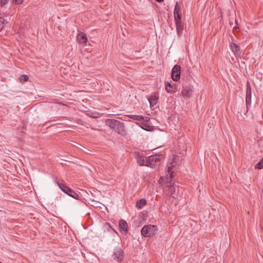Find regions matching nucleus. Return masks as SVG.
Wrapping results in <instances>:
<instances>
[{"label":"nucleus","instance_id":"1","mask_svg":"<svg viewBox=\"0 0 263 263\" xmlns=\"http://www.w3.org/2000/svg\"><path fill=\"white\" fill-rule=\"evenodd\" d=\"M175 157H173L171 162L167 163V174L166 177H161L159 180V183L164 182L166 184L167 195L173 198H176L178 193V186L175 184L173 180L174 167L176 165Z\"/></svg>","mask_w":263,"mask_h":263},{"label":"nucleus","instance_id":"2","mask_svg":"<svg viewBox=\"0 0 263 263\" xmlns=\"http://www.w3.org/2000/svg\"><path fill=\"white\" fill-rule=\"evenodd\" d=\"M105 124L111 128L114 129L118 134H122L124 132V124L123 123L115 119H107Z\"/></svg>","mask_w":263,"mask_h":263},{"label":"nucleus","instance_id":"3","mask_svg":"<svg viewBox=\"0 0 263 263\" xmlns=\"http://www.w3.org/2000/svg\"><path fill=\"white\" fill-rule=\"evenodd\" d=\"M157 231L158 229L156 226L147 224L142 228L141 234L143 237H150L153 236Z\"/></svg>","mask_w":263,"mask_h":263},{"label":"nucleus","instance_id":"4","mask_svg":"<svg viewBox=\"0 0 263 263\" xmlns=\"http://www.w3.org/2000/svg\"><path fill=\"white\" fill-rule=\"evenodd\" d=\"M160 160L157 155H152L146 159L145 166L155 168L160 164Z\"/></svg>","mask_w":263,"mask_h":263},{"label":"nucleus","instance_id":"5","mask_svg":"<svg viewBox=\"0 0 263 263\" xmlns=\"http://www.w3.org/2000/svg\"><path fill=\"white\" fill-rule=\"evenodd\" d=\"M180 66L176 65L172 70V78L175 81H177L180 78Z\"/></svg>","mask_w":263,"mask_h":263},{"label":"nucleus","instance_id":"6","mask_svg":"<svg viewBox=\"0 0 263 263\" xmlns=\"http://www.w3.org/2000/svg\"><path fill=\"white\" fill-rule=\"evenodd\" d=\"M112 256L114 260L121 261L123 259V251L120 248H117L115 249Z\"/></svg>","mask_w":263,"mask_h":263},{"label":"nucleus","instance_id":"7","mask_svg":"<svg viewBox=\"0 0 263 263\" xmlns=\"http://www.w3.org/2000/svg\"><path fill=\"white\" fill-rule=\"evenodd\" d=\"M174 16L175 18V22L181 21V12L180 7L178 6L177 3L174 8Z\"/></svg>","mask_w":263,"mask_h":263},{"label":"nucleus","instance_id":"8","mask_svg":"<svg viewBox=\"0 0 263 263\" xmlns=\"http://www.w3.org/2000/svg\"><path fill=\"white\" fill-rule=\"evenodd\" d=\"M246 102L247 107L251 103V87L249 82H247V83Z\"/></svg>","mask_w":263,"mask_h":263},{"label":"nucleus","instance_id":"9","mask_svg":"<svg viewBox=\"0 0 263 263\" xmlns=\"http://www.w3.org/2000/svg\"><path fill=\"white\" fill-rule=\"evenodd\" d=\"M77 40L79 44H83L85 45L86 44L88 40L86 35L83 32L78 34L77 36Z\"/></svg>","mask_w":263,"mask_h":263},{"label":"nucleus","instance_id":"10","mask_svg":"<svg viewBox=\"0 0 263 263\" xmlns=\"http://www.w3.org/2000/svg\"><path fill=\"white\" fill-rule=\"evenodd\" d=\"M230 48L235 56H239L240 55L241 52L239 46L235 43H231L230 44Z\"/></svg>","mask_w":263,"mask_h":263},{"label":"nucleus","instance_id":"11","mask_svg":"<svg viewBox=\"0 0 263 263\" xmlns=\"http://www.w3.org/2000/svg\"><path fill=\"white\" fill-rule=\"evenodd\" d=\"M136 158L139 165L141 166L145 165L146 160H145V157L143 156L137 154L136 155Z\"/></svg>","mask_w":263,"mask_h":263},{"label":"nucleus","instance_id":"12","mask_svg":"<svg viewBox=\"0 0 263 263\" xmlns=\"http://www.w3.org/2000/svg\"><path fill=\"white\" fill-rule=\"evenodd\" d=\"M176 30L178 35H181L183 30V25L182 21L175 22Z\"/></svg>","mask_w":263,"mask_h":263},{"label":"nucleus","instance_id":"13","mask_svg":"<svg viewBox=\"0 0 263 263\" xmlns=\"http://www.w3.org/2000/svg\"><path fill=\"white\" fill-rule=\"evenodd\" d=\"M119 227L121 228V229H122L124 232H127V231H128V225H127V222L125 220H121L120 221Z\"/></svg>","mask_w":263,"mask_h":263},{"label":"nucleus","instance_id":"14","mask_svg":"<svg viewBox=\"0 0 263 263\" xmlns=\"http://www.w3.org/2000/svg\"><path fill=\"white\" fill-rule=\"evenodd\" d=\"M146 204V201L145 199H141L137 201L136 203V206L137 208L141 209Z\"/></svg>","mask_w":263,"mask_h":263},{"label":"nucleus","instance_id":"15","mask_svg":"<svg viewBox=\"0 0 263 263\" xmlns=\"http://www.w3.org/2000/svg\"><path fill=\"white\" fill-rule=\"evenodd\" d=\"M191 93L192 90L191 89L183 88L182 90V95L184 97L189 98L191 96Z\"/></svg>","mask_w":263,"mask_h":263},{"label":"nucleus","instance_id":"16","mask_svg":"<svg viewBox=\"0 0 263 263\" xmlns=\"http://www.w3.org/2000/svg\"><path fill=\"white\" fill-rule=\"evenodd\" d=\"M158 98L156 96H152L148 99L151 106H154L157 103Z\"/></svg>","mask_w":263,"mask_h":263},{"label":"nucleus","instance_id":"17","mask_svg":"<svg viewBox=\"0 0 263 263\" xmlns=\"http://www.w3.org/2000/svg\"><path fill=\"white\" fill-rule=\"evenodd\" d=\"M58 185L63 192H64L65 193H66L67 194H68L69 191H70V188L64 185V184H61L59 183H58Z\"/></svg>","mask_w":263,"mask_h":263},{"label":"nucleus","instance_id":"18","mask_svg":"<svg viewBox=\"0 0 263 263\" xmlns=\"http://www.w3.org/2000/svg\"><path fill=\"white\" fill-rule=\"evenodd\" d=\"M67 195L77 199H78L79 197V195L71 189H70V191H69V193L67 194Z\"/></svg>","mask_w":263,"mask_h":263},{"label":"nucleus","instance_id":"19","mask_svg":"<svg viewBox=\"0 0 263 263\" xmlns=\"http://www.w3.org/2000/svg\"><path fill=\"white\" fill-rule=\"evenodd\" d=\"M129 116L130 118L137 121L142 120L144 118L143 116L139 115H129Z\"/></svg>","mask_w":263,"mask_h":263},{"label":"nucleus","instance_id":"20","mask_svg":"<svg viewBox=\"0 0 263 263\" xmlns=\"http://www.w3.org/2000/svg\"><path fill=\"white\" fill-rule=\"evenodd\" d=\"M28 79H29V77L27 75L23 74L21 77V78L20 79V82L24 83L25 82L27 81L28 80Z\"/></svg>","mask_w":263,"mask_h":263},{"label":"nucleus","instance_id":"21","mask_svg":"<svg viewBox=\"0 0 263 263\" xmlns=\"http://www.w3.org/2000/svg\"><path fill=\"white\" fill-rule=\"evenodd\" d=\"M255 167L258 169H261L263 168V158L256 164Z\"/></svg>","mask_w":263,"mask_h":263},{"label":"nucleus","instance_id":"22","mask_svg":"<svg viewBox=\"0 0 263 263\" xmlns=\"http://www.w3.org/2000/svg\"><path fill=\"white\" fill-rule=\"evenodd\" d=\"M172 86L169 83H168L165 86V90L168 93H171L172 92Z\"/></svg>","mask_w":263,"mask_h":263},{"label":"nucleus","instance_id":"23","mask_svg":"<svg viewBox=\"0 0 263 263\" xmlns=\"http://www.w3.org/2000/svg\"><path fill=\"white\" fill-rule=\"evenodd\" d=\"M5 25V20L3 17H0V30H2Z\"/></svg>","mask_w":263,"mask_h":263},{"label":"nucleus","instance_id":"24","mask_svg":"<svg viewBox=\"0 0 263 263\" xmlns=\"http://www.w3.org/2000/svg\"><path fill=\"white\" fill-rule=\"evenodd\" d=\"M24 0H13V2L16 4H21L23 3Z\"/></svg>","mask_w":263,"mask_h":263},{"label":"nucleus","instance_id":"25","mask_svg":"<svg viewBox=\"0 0 263 263\" xmlns=\"http://www.w3.org/2000/svg\"><path fill=\"white\" fill-rule=\"evenodd\" d=\"M8 2V0H0V4L2 6L5 5Z\"/></svg>","mask_w":263,"mask_h":263},{"label":"nucleus","instance_id":"26","mask_svg":"<svg viewBox=\"0 0 263 263\" xmlns=\"http://www.w3.org/2000/svg\"><path fill=\"white\" fill-rule=\"evenodd\" d=\"M157 2H163L164 0H156Z\"/></svg>","mask_w":263,"mask_h":263},{"label":"nucleus","instance_id":"27","mask_svg":"<svg viewBox=\"0 0 263 263\" xmlns=\"http://www.w3.org/2000/svg\"><path fill=\"white\" fill-rule=\"evenodd\" d=\"M142 128H143V129H145V130H147V129L145 128H144V127H142Z\"/></svg>","mask_w":263,"mask_h":263}]
</instances>
